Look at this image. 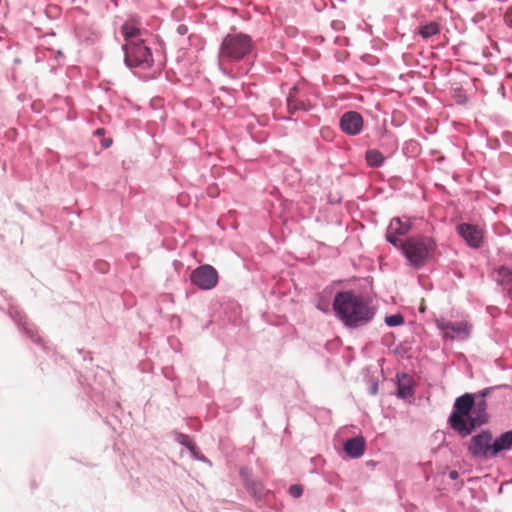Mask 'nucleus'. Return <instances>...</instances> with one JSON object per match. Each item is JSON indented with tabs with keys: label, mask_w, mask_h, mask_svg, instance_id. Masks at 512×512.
I'll return each instance as SVG.
<instances>
[{
	"label": "nucleus",
	"mask_w": 512,
	"mask_h": 512,
	"mask_svg": "<svg viewBox=\"0 0 512 512\" xmlns=\"http://www.w3.org/2000/svg\"><path fill=\"white\" fill-rule=\"evenodd\" d=\"M340 127L346 134L357 135L363 128V118L356 111L346 112L341 116Z\"/></svg>",
	"instance_id": "10"
},
{
	"label": "nucleus",
	"mask_w": 512,
	"mask_h": 512,
	"mask_svg": "<svg viewBox=\"0 0 512 512\" xmlns=\"http://www.w3.org/2000/svg\"><path fill=\"white\" fill-rule=\"evenodd\" d=\"M398 393L401 397L405 398L412 395V390L410 387L399 385Z\"/></svg>",
	"instance_id": "22"
},
{
	"label": "nucleus",
	"mask_w": 512,
	"mask_h": 512,
	"mask_svg": "<svg viewBox=\"0 0 512 512\" xmlns=\"http://www.w3.org/2000/svg\"><path fill=\"white\" fill-rule=\"evenodd\" d=\"M512 449V431H507L500 435L492 442V456H496L501 451H509Z\"/></svg>",
	"instance_id": "16"
},
{
	"label": "nucleus",
	"mask_w": 512,
	"mask_h": 512,
	"mask_svg": "<svg viewBox=\"0 0 512 512\" xmlns=\"http://www.w3.org/2000/svg\"><path fill=\"white\" fill-rule=\"evenodd\" d=\"M121 33L125 39V44L143 40L144 31L140 27V22L136 18H130L121 26Z\"/></svg>",
	"instance_id": "12"
},
{
	"label": "nucleus",
	"mask_w": 512,
	"mask_h": 512,
	"mask_svg": "<svg viewBox=\"0 0 512 512\" xmlns=\"http://www.w3.org/2000/svg\"><path fill=\"white\" fill-rule=\"evenodd\" d=\"M289 493L294 498H299L303 494V487L301 485L295 484L290 486Z\"/></svg>",
	"instance_id": "21"
},
{
	"label": "nucleus",
	"mask_w": 512,
	"mask_h": 512,
	"mask_svg": "<svg viewBox=\"0 0 512 512\" xmlns=\"http://www.w3.org/2000/svg\"><path fill=\"white\" fill-rule=\"evenodd\" d=\"M473 406V394L466 393L455 400L453 412L449 417V423L454 430L466 435V430L470 429L469 416H473Z\"/></svg>",
	"instance_id": "4"
},
{
	"label": "nucleus",
	"mask_w": 512,
	"mask_h": 512,
	"mask_svg": "<svg viewBox=\"0 0 512 512\" xmlns=\"http://www.w3.org/2000/svg\"><path fill=\"white\" fill-rule=\"evenodd\" d=\"M411 230L409 221H402L400 218H393L387 228L386 239L388 242L399 248L400 243L404 242L400 236H404Z\"/></svg>",
	"instance_id": "8"
},
{
	"label": "nucleus",
	"mask_w": 512,
	"mask_h": 512,
	"mask_svg": "<svg viewBox=\"0 0 512 512\" xmlns=\"http://www.w3.org/2000/svg\"><path fill=\"white\" fill-rule=\"evenodd\" d=\"M457 231L469 246L479 248L482 245L483 231L478 226L462 223L457 226Z\"/></svg>",
	"instance_id": "9"
},
{
	"label": "nucleus",
	"mask_w": 512,
	"mask_h": 512,
	"mask_svg": "<svg viewBox=\"0 0 512 512\" xmlns=\"http://www.w3.org/2000/svg\"><path fill=\"white\" fill-rule=\"evenodd\" d=\"M298 88L293 87L287 97V107L290 113L298 110L307 111L311 108V104L299 98Z\"/></svg>",
	"instance_id": "14"
},
{
	"label": "nucleus",
	"mask_w": 512,
	"mask_h": 512,
	"mask_svg": "<svg viewBox=\"0 0 512 512\" xmlns=\"http://www.w3.org/2000/svg\"><path fill=\"white\" fill-rule=\"evenodd\" d=\"M435 242L430 237H411L400 243V249L415 268H420L432 257Z\"/></svg>",
	"instance_id": "2"
},
{
	"label": "nucleus",
	"mask_w": 512,
	"mask_h": 512,
	"mask_svg": "<svg viewBox=\"0 0 512 512\" xmlns=\"http://www.w3.org/2000/svg\"><path fill=\"white\" fill-rule=\"evenodd\" d=\"M449 477H450L452 480L457 479V478H458V472H457V471H455V470L450 471V473H449Z\"/></svg>",
	"instance_id": "25"
},
{
	"label": "nucleus",
	"mask_w": 512,
	"mask_h": 512,
	"mask_svg": "<svg viewBox=\"0 0 512 512\" xmlns=\"http://www.w3.org/2000/svg\"><path fill=\"white\" fill-rule=\"evenodd\" d=\"M440 33V25L437 22L422 24L418 27V34L423 39H428Z\"/></svg>",
	"instance_id": "18"
},
{
	"label": "nucleus",
	"mask_w": 512,
	"mask_h": 512,
	"mask_svg": "<svg viewBox=\"0 0 512 512\" xmlns=\"http://www.w3.org/2000/svg\"><path fill=\"white\" fill-rule=\"evenodd\" d=\"M366 161L371 167H379L384 162V157L380 151L370 149L366 152Z\"/></svg>",
	"instance_id": "19"
},
{
	"label": "nucleus",
	"mask_w": 512,
	"mask_h": 512,
	"mask_svg": "<svg viewBox=\"0 0 512 512\" xmlns=\"http://www.w3.org/2000/svg\"><path fill=\"white\" fill-rule=\"evenodd\" d=\"M497 281L508 289V294L512 298V268H499L497 270Z\"/></svg>",
	"instance_id": "17"
},
{
	"label": "nucleus",
	"mask_w": 512,
	"mask_h": 512,
	"mask_svg": "<svg viewBox=\"0 0 512 512\" xmlns=\"http://www.w3.org/2000/svg\"><path fill=\"white\" fill-rule=\"evenodd\" d=\"M486 409L487 403L485 399H481L477 402L474 401V406L472 409L473 416H469L470 429L466 430V435H469L473 429L487 421Z\"/></svg>",
	"instance_id": "13"
},
{
	"label": "nucleus",
	"mask_w": 512,
	"mask_h": 512,
	"mask_svg": "<svg viewBox=\"0 0 512 512\" xmlns=\"http://www.w3.org/2000/svg\"><path fill=\"white\" fill-rule=\"evenodd\" d=\"M103 132H104V130L101 128L96 131L97 134H103Z\"/></svg>",
	"instance_id": "26"
},
{
	"label": "nucleus",
	"mask_w": 512,
	"mask_h": 512,
	"mask_svg": "<svg viewBox=\"0 0 512 512\" xmlns=\"http://www.w3.org/2000/svg\"><path fill=\"white\" fill-rule=\"evenodd\" d=\"M190 280L199 289L211 290L218 284V272L211 265H201L192 271Z\"/></svg>",
	"instance_id": "6"
},
{
	"label": "nucleus",
	"mask_w": 512,
	"mask_h": 512,
	"mask_svg": "<svg viewBox=\"0 0 512 512\" xmlns=\"http://www.w3.org/2000/svg\"><path fill=\"white\" fill-rule=\"evenodd\" d=\"M336 315L346 326L358 327L372 320L375 310L361 296L345 291L336 294L333 301Z\"/></svg>",
	"instance_id": "1"
},
{
	"label": "nucleus",
	"mask_w": 512,
	"mask_h": 512,
	"mask_svg": "<svg viewBox=\"0 0 512 512\" xmlns=\"http://www.w3.org/2000/svg\"><path fill=\"white\" fill-rule=\"evenodd\" d=\"M252 40L243 33L228 34L222 40L219 50V63L238 61L252 51Z\"/></svg>",
	"instance_id": "3"
},
{
	"label": "nucleus",
	"mask_w": 512,
	"mask_h": 512,
	"mask_svg": "<svg viewBox=\"0 0 512 512\" xmlns=\"http://www.w3.org/2000/svg\"><path fill=\"white\" fill-rule=\"evenodd\" d=\"M505 23L512 28V7L508 8L504 15Z\"/></svg>",
	"instance_id": "23"
},
{
	"label": "nucleus",
	"mask_w": 512,
	"mask_h": 512,
	"mask_svg": "<svg viewBox=\"0 0 512 512\" xmlns=\"http://www.w3.org/2000/svg\"><path fill=\"white\" fill-rule=\"evenodd\" d=\"M125 63L129 67H140L143 69L150 68L153 64V57L149 47L144 40L124 44Z\"/></svg>",
	"instance_id": "5"
},
{
	"label": "nucleus",
	"mask_w": 512,
	"mask_h": 512,
	"mask_svg": "<svg viewBox=\"0 0 512 512\" xmlns=\"http://www.w3.org/2000/svg\"><path fill=\"white\" fill-rule=\"evenodd\" d=\"M104 146H105V147H108V146H109L108 141H105Z\"/></svg>",
	"instance_id": "27"
},
{
	"label": "nucleus",
	"mask_w": 512,
	"mask_h": 512,
	"mask_svg": "<svg viewBox=\"0 0 512 512\" xmlns=\"http://www.w3.org/2000/svg\"><path fill=\"white\" fill-rule=\"evenodd\" d=\"M438 327L443 331L445 338L466 339L470 334V327L466 322H441Z\"/></svg>",
	"instance_id": "11"
},
{
	"label": "nucleus",
	"mask_w": 512,
	"mask_h": 512,
	"mask_svg": "<svg viewBox=\"0 0 512 512\" xmlns=\"http://www.w3.org/2000/svg\"><path fill=\"white\" fill-rule=\"evenodd\" d=\"M403 322L404 318L401 314L390 315L385 318V323L391 327L401 325Z\"/></svg>",
	"instance_id": "20"
},
{
	"label": "nucleus",
	"mask_w": 512,
	"mask_h": 512,
	"mask_svg": "<svg viewBox=\"0 0 512 512\" xmlns=\"http://www.w3.org/2000/svg\"><path fill=\"white\" fill-rule=\"evenodd\" d=\"M468 450L474 457L484 458L492 456V435L486 431L475 435L471 439Z\"/></svg>",
	"instance_id": "7"
},
{
	"label": "nucleus",
	"mask_w": 512,
	"mask_h": 512,
	"mask_svg": "<svg viewBox=\"0 0 512 512\" xmlns=\"http://www.w3.org/2000/svg\"><path fill=\"white\" fill-rule=\"evenodd\" d=\"M344 451L352 458H358L365 451V440L363 437H354L347 440L344 444Z\"/></svg>",
	"instance_id": "15"
},
{
	"label": "nucleus",
	"mask_w": 512,
	"mask_h": 512,
	"mask_svg": "<svg viewBox=\"0 0 512 512\" xmlns=\"http://www.w3.org/2000/svg\"><path fill=\"white\" fill-rule=\"evenodd\" d=\"M490 392L491 388H486L480 392V396L482 397V399H484V397H486Z\"/></svg>",
	"instance_id": "24"
},
{
	"label": "nucleus",
	"mask_w": 512,
	"mask_h": 512,
	"mask_svg": "<svg viewBox=\"0 0 512 512\" xmlns=\"http://www.w3.org/2000/svg\"><path fill=\"white\" fill-rule=\"evenodd\" d=\"M104 146H105V147H108V146H109L108 141H105Z\"/></svg>",
	"instance_id": "28"
}]
</instances>
